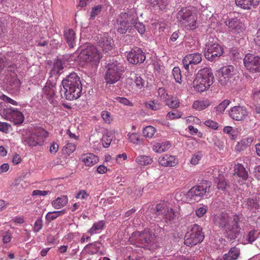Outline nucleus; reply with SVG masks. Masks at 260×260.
I'll list each match as a JSON object with an SVG mask.
<instances>
[{
  "label": "nucleus",
  "mask_w": 260,
  "mask_h": 260,
  "mask_svg": "<svg viewBox=\"0 0 260 260\" xmlns=\"http://www.w3.org/2000/svg\"><path fill=\"white\" fill-rule=\"evenodd\" d=\"M231 218L228 213L222 212L220 214H214L213 218V223L220 229L226 228L224 232L225 237L229 241L235 240L241 234L240 221L238 215L234 216L232 225H230Z\"/></svg>",
  "instance_id": "f257e3e1"
},
{
  "label": "nucleus",
  "mask_w": 260,
  "mask_h": 260,
  "mask_svg": "<svg viewBox=\"0 0 260 260\" xmlns=\"http://www.w3.org/2000/svg\"><path fill=\"white\" fill-rule=\"evenodd\" d=\"M67 100L72 101L79 98L82 94V85L80 78L76 73H72L62 81Z\"/></svg>",
  "instance_id": "f03ea898"
},
{
  "label": "nucleus",
  "mask_w": 260,
  "mask_h": 260,
  "mask_svg": "<svg viewBox=\"0 0 260 260\" xmlns=\"http://www.w3.org/2000/svg\"><path fill=\"white\" fill-rule=\"evenodd\" d=\"M214 77L211 68H204L200 70L194 79L192 84L198 92L207 90L214 82Z\"/></svg>",
  "instance_id": "7ed1b4c3"
},
{
  "label": "nucleus",
  "mask_w": 260,
  "mask_h": 260,
  "mask_svg": "<svg viewBox=\"0 0 260 260\" xmlns=\"http://www.w3.org/2000/svg\"><path fill=\"white\" fill-rule=\"evenodd\" d=\"M48 136L49 133L46 130L42 127H37L23 137L22 142L30 147L42 146Z\"/></svg>",
  "instance_id": "20e7f679"
},
{
  "label": "nucleus",
  "mask_w": 260,
  "mask_h": 260,
  "mask_svg": "<svg viewBox=\"0 0 260 260\" xmlns=\"http://www.w3.org/2000/svg\"><path fill=\"white\" fill-rule=\"evenodd\" d=\"M137 230L131 234V244L149 248L155 243V235L148 231L140 232Z\"/></svg>",
  "instance_id": "39448f33"
},
{
  "label": "nucleus",
  "mask_w": 260,
  "mask_h": 260,
  "mask_svg": "<svg viewBox=\"0 0 260 260\" xmlns=\"http://www.w3.org/2000/svg\"><path fill=\"white\" fill-rule=\"evenodd\" d=\"M192 9L190 6L182 7L176 15L177 21L191 29L196 28L197 21L196 13H193Z\"/></svg>",
  "instance_id": "423d86ee"
},
{
  "label": "nucleus",
  "mask_w": 260,
  "mask_h": 260,
  "mask_svg": "<svg viewBox=\"0 0 260 260\" xmlns=\"http://www.w3.org/2000/svg\"><path fill=\"white\" fill-rule=\"evenodd\" d=\"M211 183L204 180L199 185L194 186L190 189L186 194V197L190 201H199L203 197L207 196L210 192Z\"/></svg>",
  "instance_id": "0eeeda50"
},
{
  "label": "nucleus",
  "mask_w": 260,
  "mask_h": 260,
  "mask_svg": "<svg viewBox=\"0 0 260 260\" xmlns=\"http://www.w3.org/2000/svg\"><path fill=\"white\" fill-rule=\"evenodd\" d=\"M79 57L80 61L96 66L100 62L102 55L95 46L88 45L81 51Z\"/></svg>",
  "instance_id": "6e6552de"
},
{
  "label": "nucleus",
  "mask_w": 260,
  "mask_h": 260,
  "mask_svg": "<svg viewBox=\"0 0 260 260\" xmlns=\"http://www.w3.org/2000/svg\"><path fill=\"white\" fill-rule=\"evenodd\" d=\"M0 115L15 125L22 124L24 120L23 114L17 109L8 106H0Z\"/></svg>",
  "instance_id": "1a4fd4ad"
},
{
  "label": "nucleus",
  "mask_w": 260,
  "mask_h": 260,
  "mask_svg": "<svg viewBox=\"0 0 260 260\" xmlns=\"http://www.w3.org/2000/svg\"><path fill=\"white\" fill-rule=\"evenodd\" d=\"M202 230V228L198 224L192 225L190 231L185 236L184 244L187 246L192 247L202 242L205 237Z\"/></svg>",
  "instance_id": "9d476101"
},
{
  "label": "nucleus",
  "mask_w": 260,
  "mask_h": 260,
  "mask_svg": "<svg viewBox=\"0 0 260 260\" xmlns=\"http://www.w3.org/2000/svg\"><path fill=\"white\" fill-rule=\"evenodd\" d=\"M107 71L105 75V80L107 83L114 84L118 81L123 70L119 64H110L107 65Z\"/></svg>",
  "instance_id": "9b49d317"
},
{
  "label": "nucleus",
  "mask_w": 260,
  "mask_h": 260,
  "mask_svg": "<svg viewBox=\"0 0 260 260\" xmlns=\"http://www.w3.org/2000/svg\"><path fill=\"white\" fill-rule=\"evenodd\" d=\"M244 66L249 72H260V57L251 53L246 54L243 59Z\"/></svg>",
  "instance_id": "f8f14e48"
},
{
  "label": "nucleus",
  "mask_w": 260,
  "mask_h": 260,
  "mask_svg": "<svg viewBox=\"0 0 260 260\" xmlns=\"http://www.w3.org/2000/svg\"><path fill=\"white\" fill-rule=\"evenodd\" d=\"M237 70L233 66H224L220 68L219 71L218 81L221 85H226L230 79L237 74Z\"/></svg>",
  "instance_id": "ddd939ff"
},
{
  "label": "nucleus",
  "mask_w": 260,
  "mask_h": 260,
  "mask_svg": "<svg viewBox=\"0 0 260 260\" xmlns=\"http://www.w3.org/2000/svg\"><path fill=\"white\" fill-rule=\"evenodd\" d=\"M223 53V49L219 44L216 43L208 44L206 45L204 56L208 60L213 61L215 60L216 58L221 56Z\"/></svg>",
  "instance_id": "4468645a"
},
{
  "label": "nucleus",
  "mask_w": 260,
  "mask_h": 260,
  "mask_svg": "<svg viewBox=\"0 0 260 260\" xmlns=\"http://www.w3.org/2000/svg\"><path fill=\"white\" fill-rule=\"evenodd\" d=\"M225 22L229 30L235 34L243 32L246 28L244 23L238 17L229 18Z\"/></svg>",
  "instance_id": "2eb2a0df"
},
{
  "label": "nucleus",
  "mask_w": 260,
  "mask_h": 260,
  "mask_svg": "<svg viewBox=\"0 0 260 260\" xmlns=\"http://www.w3.org/2000/svg\"><path fill=\"white\" fill-rule=\"evenodd\" d=\"M50 77L47 81L45 86L43 88L44 96L48 99L51 104H54L53 98L55 96L56 88V80Z\"/></svg>",
  "instance_id": "dca6fc26"
},
{
  "label": "nucleus",
  "mask_w": 260,
  "mask_h": 260,
  "mask_svg": "<svg viewBox=\"0 0 260 260\" xmlns=\"http://www.w3.org/2000/svg\"><path fill=\"white\" fill-rule=\"evenodd\" d=\"M202 60V54L194 53L187 54L182 59V63L186 70H189V66L193 64H197L200 63Z\"/></svg>",
  "instance_id": "f3484780"
},
{
  "label": "nucleus",
  "mask_w": 260,
  "mask_h": 260,
  "mask_svg": "<svg viewBox=\"0 0 260 260\" xmlns=\"http://www.w3.org/2000/svg\"><path fill=\"white\" fill-rule=\"evenodd\" d=\"M229 115L235 120H243L247 116L248 112L243 107L236 106L230 109Z\"/></svg>",
  "instance_id": "a211bd4d"
},
{
  "label": "nucleus",
  "mask_w": 260,
  "mask_h": 260,
  "mask_svg": "<svg viewBox=\"0 0 260 260\" xmlns=\"http://www.w3.org/2000/svg\"><path fill=\"white\" fill-rule=\"evenodd\" d=\"M97 43L104 52H107L112 48V40L109 37L107 34L99 35L97 36Z\"/></svg>",
  "instance_id": "6ab92c4d"
},
{
  "label": "nucleus",
  "mask_w": 260,
  "mask_h": 260,
  "mask_svg": "<svg viewBox=\"0 0 260 260\" xmlns=\"http://www.w3.org/2000/svg\"><path fill=\"white\" fill-rule=\"evenodd\" d=\"M128 14L122 13L117 19L118 31L120 34H125L129 27L128 25Z\"/></svg>",
  "instance_id": "aec40b11"
},
{
  "label": "nucleus",
  "mask_w": 260,
  "mask_h": 260,
  "mask_svg": "<svg viewBox=\"0 0 260 260\" xmlns=\"http://www.w3.org/2000/svg\"><path fill=\"white\" fill-rule=\"evenodd\" d=\"M145 60V55L142 50L136 47L131 49V63L136 64L142 63Z\"/></svg>",
  "instance_id": "412c9836"
},
{
  "label": "nucleus",
  "mask_w": 260,
  "mask_h": 260,
  "mask_svg": "<svg viewBox=\"0 0 260 260\" xmlns=\"http://www.w3.org/2000/svg\"><path fill=\"white\" fill-rule=\"evenodd\" d=\"M63 35L67 43L70 48H74L76 45V35L72 28H66L63 32Z\"/></svg>",
  "instance_id": "4be33fe9"
},
{
  "label": "nucleus",
  "mask_w": 260,
  "mask_h": 260,
  "mask_svg": "<svg viewBox=\"0 0 260 260\" xmlns=\"http://www.w3.org/2000/svg\"><path fill=\"white\" fill-rule=\"evenodd\" d=\"M133 17L131 19V29H136L141 35L144 34L145 32V26L142 22H137L136 20L138 19L137 11H135V15L133 14Z\"/></svg>",
  "instance_id": "5701e85b"
},
{
  "label": "nucleus",
  "mask_w": 260,
  "mask_h": 260,
  "mask_svg": "<svg viewBox=\"0 0 260 260\" xmlns=\"http://www.w3.org/2000/svg\"><path fill=\"white\" fill-rule=\"evenodd\" d=\"M102 244L99 242H95L94 243H90L86 245L84 248L85 251L89 254H93L99 253L101 255L103 253L100 251V248Z\"/></svg>",
  "instance_id": "b1692460"
},
{
  "label": "nucleus",
  "mask_w": 260,
  "mask_h": 260,
  "mask_svg": "<svg viewBox=\"0 0 260 260\" xmlns=\"http://www.w3.org/2000/svg\"><path fill=\"white\" fill-rule=\"evenodd\" d=\"M240 254V248L236 246L231 247L227 253L222 256L223 260H236Z\"/></svg>",
  "instance_id": "393cba45"
},
{
  "label": "nucleus",
  "mask_w": 260,
  "mask_h": 260,
  "mask_svg": "<svg viewBox=\"0 0 260 260\" xmlns=\"http://www.w3.org/2000/svg\"><path fill=\"white\" fill-rule=\"evenodd\" d=\"M81 159L85 165L88 167L93 166L99 161L98 157L92 153L84 154L82 155Z\"/></svg>",
  "instance_id": "a878e982"
},
{
  "label": "nucleus",
  "mask_w": 260,
  "mask_h": 260,
  "mask_svg": "<svg viewBox=\"0 0 260 260\" xmlns=\"http://www.w3.org/2000/svg\"><path fill=\"white\" fill-rule=\"evenodd\" d=\"M217 188L224 192L228 191V189L230 187V182L226 179L223 176H220L216 181Z\"/></svg>",
  "instance_id": "bb28decb"
},
{
  "label": "nucleus",
  "mask_w": 260,
  "mask_h": 260,
  "mask_svg": "<svg viewBox=\"0 0 260 260\" xmlns=\"http://www.w3.org/2000/svg\"><path fill=\"white\" fill-rule=\"evenodd\" d=\"M68 202V198L67 196H61L54 200L51 205L56 209H59L64 207Z\"/></svg>",
  "instance_id": "cd10ccee"
},
{
  "label": "nucleus",
  "mask_w": 260,
  "mask_h": 260,
  "mask_svg": "<svg viewBox=\"0 0 260 260\" xmlns=\"http://www.w3.org/2000/svg\"><path fill=\"white\" fill-rule=\"evenodd\" d=\"M253 141L252 138H245L237 143L235 147L236 151L241 152L244 151L247 147H249Z\"/></svg>",
  "instance_id": "c85d7f7f"
},
{
  "label": "nucleus",
  "mask_w": 260,
  "mask_h": 260,
  "mask_svg": "<svg viewBox=\"0 0 260 260\" xmlns=\"http://www.w3.org/2000/svg\"><path fill=\"white\" fill-rule=\"evenodd\" d=\"M245 202L247 206V208L250 211L255 212L256 210L260 209V204L258 200L256 199H247Z\"/></svg>",
  "instance_id": "c756f323"
},
{
  "label": "nucleus",
  "mask_w": 260,
  "mask_h": 260,
  "mask_svg": "<svg viewBox=\"0 0 260 260\" xmlns=\"http://www.w3.org/2000/svg\"><path fill=\"white\" fill-rule=\"evenodd\" d=\"M105 226V222L104 220H100L94 223L88 232L91 235L99 233L104 228Z\"/></svg>",
  "instance_id": "7c9ffc66"
},
{
  "label": "nucleus",
  "mask_w": 260,
  "mask_h": 260,
  "mask_svg": "<svg viewBox=\"0 0 260 260\" xmlns=\"http://www.w3.org/2000/svg\"><path fill=\"white\" fill-rule=\"evenodd\" d=\"M235 174L243 180H246L248 177V172L244 166L240 164L236 165L235 168Z\"/></svg>",
  "instance_id": "2f4dec72"
},
{
  "label": "nucleus",
  "mask_w": 260,
  "mask_h": 260,
  "mask_svg": "<svg viewBox=\"0 0 260 260\" xmlns=\"http://www.w3.org/2000/svg\"><path fill=\"white\" fill-rule=\"evenodd\" d=\"M66 213V210L65 209H63L60 211L49 212L46 214L45 218L47 221L50 222L52 220L56 219L58 217Z\"/></svg>",
  "instance_id": "473e14b6"
},
{
  "label": "nucleus",
  "mask_w": 260,
  "mask_h": 260,
  "mask_svg": "<svg viewBox=\"0 0 260 260\" xmlns=\"http://www.w3.org/2000/svg\"><path fill=\"white\" fill-rule=\"evenodd\" d=\"M167 209V206L164 204H158L154 207H152L150 209V212L156 215H160L164 213V211Z\"/></svg>",
  "instance_id": "72a5a7b5"
},
{
  "label": "nucleus",
  "mask_w": 260,
  "mask_h": 260,
  "mask_svg": "<svg viewBox=\"0 0 260 260\" xmlns=\"http://www.w3.org/2000/svg\"><path fill=\"white\" fill-rule=\"evenodd\" d=\"M168 0H148L149 3L153 7H157L160 10H164L168 5Z\"/></svg>",
  "instance_id": "f704fd0d"
},
{
  "label": "nucleus",
  "mask_w": 260,
  "mask_h": 260,
  "mask_svg": "<svg viewBox=\"0 0 260 260\" xmlns=\"http://www.w3.org/2000/svg\"><path fill=\"white\" fill-rule=\"evenodd\" d=\"M231 101L228 99L224 100L220 103L217 107L214 108V112L216 115L222 114L228 106L230 104Z\"/></svg>",
  "instance_id": "c9c22d12"
},
{
  "label": "nucleus",
  "mask_w": 260,
  "mask_h": 260,
  "mask_svg": "<svg viewBox=\"0 0 260 260\" xmlns=\"http://www.w3.org/2000/svg\"><path fill=\"white\" fill-rule=\"evenodd\" d=\"M253 0H235L236 5L242 9L249 10L250 7H254Z\"/></svg>",
  "instance_id": "e433bc0d"
},
{
  "label": "nucleus",
  "mask_w": 260,
  "mask_h": 260,
  "mask_svg": "<svg viewBox=\"0 0 260 260\" xmlns=\"http://www.w3.org/2000/svg\"><path fill=\"white\" fill-rule=\"evenodd\" d=\"M210 105L208 101H196L193 102L192 108L194 109L201 111L206 109Z\"/></svg>",
  "instance_id": "4c0bfd02"
},
{
  "label": "nucleus",
  "mask_w": 260,
  "mask_h": 260,
  "mask_svg": "<svg viewBox=\"0 0 260 260\" xmlns=\"http://www.w3.org/2000/svg\"><path fill=\"white\" fill-rule=\"evenodd\" d=\"M136 161L141 165H147L152 162V159L149 156H139L136 158Z\"/></svg>",
  "instance_id": "58836bf2"
},
{
  "label": "nucleus",
  "mask_w": 260,
  "mask_h": 260,
  "mask_svg": "<svg viewBox=\"0 0 260 260\" xmlns=\"http://www.w3.org/2000/svg\"><path fill=\"white\" fill-rule=\"evenodd\" d=\"M131 80H134V82L131 83L133 87L136 86L139 89H141L144 86V80L140 76H138L136 74L134 79L131 78Z\"/></svg>",
  "instance_id": "ea45409f"
},
{
  "label": "nucleus",
  "mask_w": 260,
  "mask_h": 260,
  "mask_svg": "<svg viewBox=\"0 0 260 260\" xmlns=\"http://www.w3.org/2000/svg\"><path fill=\"white\" fill-rule=\"evenodd\" d=\"M76 149V144L72 143H68L63 147V152L69 155L72 153Z\"/></svg>",
  "instance_id": "a19ab883"
},
{
  "label": "nucleus",
  "mask_w": 260,
  "mask_h": 260,
  "mask_svg": "<svg viewBox=\"0 0 260 260\" xmlns=\"http://www.w3.org/2000/svg\"><path fill=\"white\" fill-rule=\"evenodd\" d=\"M165 218L168 220H171L175 218V214L172 209L169 208L167 206V209L164 211L162 214Z\"/></svg>",
  "instance_id": "79ce46f5"
},
{
  "label": "nucleus",
  "mask_w": 260,
  "mask_h": 260,
  "mask_svg": "<svg viewBox=\"0 0 260 260\" xmlns=\"http://www.w3.org/2000/svg\"><path fill=\"white\" fill-rule=\"evenodd\" d=\"M155 132V129L152 126H148L144 128L143 133L144 136L147 138H151Z\"/></svg>",
  "instance_id": "37998d69"
},
{
  "label": "nucleus",
  "mask_w": 260,
  "mask_h": 260,
  "mask_svg": "<svg viewBox=\"0 0 260 260\" xmlns=\"http://www.w3.org/2000/svg\"><path fill=\"white\" fill-rule=\"evenodd\" d=\"M145 106L149 109L154 111H156L160 108V105L157 103H154L153 101H150L149 102L145 103Z\"/></svg>",
  "instance_id": "c03bdc74"
},
{
  "label": "nucleus",
  "mask_w": 260,
  "mask_h": 260,
  "mask_svg": "<svg viewBox=\"0 0 260 260\" xmlns=\"http://www.w3.org/2000/svg\"><path fill=\"white\" fill-rule=\"evenodd\" d=\"M173 74L175 81L180 83L182 77L180 69L178 67H175L173 70Z\"/></svg>",
  "instance_id": "a18cd8bd"
},
{
  "label": "nucleus",
  "mask_w": 260,
  "mask_h": 260,
  "mask_svg": "<svg viewBox=\"0 0 260 260\" xmlns=\"http://www.w3.org/2000/svg\"><path fill=\"white\" fill-rule=\"evenodd\" d=\"M102 8L101 5H97L93 7L90 13V19H94L95 16L101 13Z\"/></svg>",
  "instance_id": "49530a36"
},
{
  "label": "nucleus",
  "mask_w": 260,
  "mask_h": 260,
  "mask_svg": "<svg viewBox=\"0 0 260 260\" xmlns=\"http://www.w3.org/2000/svg\"><path fill=\"white\" fill-rule=\"evenodd\" d=\"M102 141L103 146L105 148H108L110 146L112 142L111 135H104L102 138Z\"/></svg>",
  "instance_id": "de8ad7c7"
},
{
  "label": "nucleus",
  "mask_w": 260,
  "mask_h": 260,
  "mask_svg": "<svg viewBox=\"0 0 260 260\" xmlns=\"http://www.w3.org/2000/svg\"><path fill=\"white\" fill-rule=\"evenodd\" d=\"M63 69L62 61L60 59H57L55 62L53 67V72L56 74H59L60 71Z\"/></svg>",
  "instance_id": "09e8293b"
},
{
  "label": "nucleus",
  "mask_w": 260,
  "mask_h": 260,
  "mask_svg": "<svg viewBox=\"0 0 260 260\" xmlns=\"http://www.w3.org/2000/svg\"><path fill=\"white\" fill-rule=\"evenodd\" d=\"M43 227V221L41 218H39L36 220L33 227V231L35 233L39 232Z\"/></svg>",
  "instance_id": "8fccbe9b"
},
{
  "label": "nucleus",
  "mask_w": 260,
  "mask_h": 260,
  "mask_svg": "<svg viewBox=\"0 0 260 260\" xmlns=\"http://www.w3.org/2000/svg\"><path fill=\"white\" fill-rule=\"evenodd\" d=\"M179 102L176 99L166 101V105L171 108H177L179 106Z\"/></svg>",
  "instance_id": "3c124183"
},
{
  "label": "nucleus",
  "mask_w": 260,
  "mask_h": 260,
  "mask_svg": "<svg viewBox=\"0 0 260 260\" xmlns=\"http://www.w3.org/2000/svg\"><path fill=\"white\" fill-rule=\"evenodd\" d=\"M162 143H157L153 146V150L157 153H161L166 150V147Z\"/></svg>",
  "instance_id": "603ef678"
},
{
  "label": "nucleus",
  "mask_w": 260,
  "mask_h": 260,
  "mask_svg": "<svg viewBox=\"0 0 260 260\" xmlns=\"http://www.w3.org/2000/svg\"><path fill=\"white\" fill-rule=\"evenodd\" d=\"M131 142L136 145L142 144V139L140 138V136L136 133H133L131 134Z\"/></svg>",
  "instance_id": "864d4df0"
},
{
  "label": "nucleus",
  "mask_w": 260,
  "mask_h": 260,
  "mask_svg": "<svg viewBox=\"0 0 260 260\" xmlns=\"http://www.w3.org/2000/svg\"><path fill=\"white\" fill-rule=\"evenodd\" d=\"M256 231L255 230H252L250 231L248 234L247 236L246 240L249 243H252L253 241H254L257 237L255 235Z\"/></svg>",
  "instance_id": "5fc2aeb1"
},
{
  "label": "nucleus",
  "mask_w": 260,
  "mask_h": 260,
  "mask_svg": "<svg viewBox=\"0 0 260 260\" xmlns=\"http://www.w3.org/2000/svg\"><path fill=\"white\" fill-rule=\"evenodd\" d=\"M101 116L106 123H110L112 121L110 113L107 111H103L101 112Z\"/></svg>",
  "instance_id": "6e6d98bb"
},
{
  "label": "nucleus",
  "mask_w": 260,
  "mask_h": 260,
  "mask_svg": "<svg viewBox=\"0 0 260 260\" xmlns=\"http://www.w3.org/2000/svg\"><path fill=\"white\" fill-rule=\"evenodd\" d=\"M11 129V125L7 122H0V131L7 133Z\"/></svg>",
  "instance_id": "4d7b16f0"
},
{
  "label": "nucleus",
  "mask_w": 260,
  "mask_h": 260,
  "mask_svg": "<svg viewBox=\"0 0 260 260\" xmlns=\"http://www.w3.org/2000/svg\"><path fill=\"white\" fill-rule=\"evenodd\" d=\"M202 157V154L200 152H198L197 154H194L191 160L190 163L192 165H196L198 164L199 160Z\"/></svg>",
  "instance_id": "13d9d810"
},
{
  "label": "nucleus",
  "mask_w": 260,
  "mask_h": 260,
  "mask_svg": "<svg viewBox=\"0 0 260 260\" xmlns=\"http://www.w3.org/2000/svg\"><path fill=\"white\" fill-rule=\"evenodd\" d=\"M51 193L49 190H35L32 192V196H45Z\"/></svg>",
  "instance_id": "bf43d9fd"
},
{
  "label": "nucleus",
  "mask_w": 260,
  "mask_h": 260,
  "mask_svg": "<svg viewBox=\"0 0 260 260\" xmlns=\"http://www.w3.org/2000/svg\"><path fill=\"white\" fill-rule=\"evenodd\" d=\"M12 239V234L9 231L5 232L3 236V241L4 243H9Z\"/></svg>",
  "instance_id": "052dcab7"
},
{
  "label": "nucleus",
  "mask_w": 260,
  "mask_h": 260,
  "mask_svg": "<svg viewBox=\"0 0 260 260\" xmlns=\"http://www.w3.org/2000/svg\"><path fill=\"white\" fill-rule=\"evenodd\" d=\"M205 124L213 129H216L218 127V124L217 122L211 120H206L205 122Z\"/></svg>",
  "instance_id": "680f3d73"
},
{
  "label": "nucleus",
  "mask_w": 260,
  "mask_h": 260,
  "mask_svg": "<svg viewBox=\"0 0 260 260\" xmlns=\"http://www.w3.org/2000/svg\"><path fill=\"white\" fill-rule=\"evenodd\" d=\"M88 196L89 194L85 190H81L76 194L75 198L84 200L86 199Z\"/></svg>",
  "instance_id": "e2e57ef3"
},
{
  "label": "nucleus",
  "mask_w": 260,
  "mask_h": 260,
  "mask_svg": "<svg viewBox=\"0 0 260 260\" xmlns=\"http://www.w3.org/2000/svg\"><path fill=\"white\" fill-rule=\"evenodd\" d=\"M207 208H205V206L199 208V209H197L195 212L197 216L199 217H201L203 216V215L206 213L207 212Z\"/></svg>",
  "instance_id": "0e129e2a"
},
{
  "label": "nucleus",
  "mask_w": 260,
  "mask_h": 260,
  "mask_svg": "<svg viewBox=\"0 0 260 260\" xmlns=\"http://www.w3.org/2000/svg\"><path fill=\"white\" fill-rule=\"evenodd\" d=\"M166 117L167 119H173L175 118L180 117V115L178 113V111L175 110L174 111L169 112Z\"/></svg>",
  "instance_id": "69168bd1"
},
{
  "label": "nucleus",
  "mask_w": 260,
  "mask_h": 260,
  "mask_svg": "<svg viewBox=\"0 0 260 260\" xmlns=\"http://www.w3.org/2000/svg\"><path fill=\"white\" fill-rule=\"evenodd\" d=\"M1 98L4 101L7 102L8 103H10V104L13 105H15V106L18 105V103L16 101L13 100V99H11L10 98L7 96V95L3 94L1 96Z\"/></svg>",
  "instance_id": "338daca9"
},
{
  "label": "nucleus",
  "mask_w": 260,
  "mask_h": 260,
  "mask_svg": "<svg viewBox=\"0 0 260 260\" xmlns=\"http://www.w3.org/2000/svg\"><path fill=\"white\" fill-rule=\"evenodd\" d=\"M168 159V155H166L165 156H161L158 158V162L161 166H168L167 160Z\"/></svg>",
  "instance_id": "774afa93"
}]
</instances>
